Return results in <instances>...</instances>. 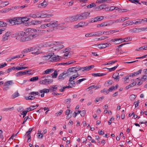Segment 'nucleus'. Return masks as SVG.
Segmentation results:
<instances>
[{
    "mask_svg": "<svg viewBox=\"0 0 147 147\" xmlns=\"http://www.w3.org/2000/svg\"><path fill=\"white\" fill-rule=\"evenodd\" d=\"M144 19H138L136 20V24L138 23H141L143 21H145V20H144Z\"/></svg>",
    "mask_w": 147,
    "mask_h": 147,
    "instance_id": "50",
    "label": "nucleus"
},
{
    "mask_svg": "<svg viewBox=\"0 0 147 147\" xmlns=\"http://www.w3.org/2000/svg\"><path fill=\"white\" fill-rule=\"evenodd\" d=\"M143 28H136L130 29L129 32L132 33H138L141 31H143Z\"/></svg>",
    "mask_w": 147,
    "mask_h": 147,
    "instance_id": "12",
    "label": "nucleus"
},
{
    "mask_svg": "<svg viewBox=\"0 0 147 147\" xmlns=\"http://www.w3.org/2000/svg\"><path fill=\"white\" fill-rule=\"evenodd\" d=\"M141 79L143 81H145L147 80V76L143 75Z\"/></svg>",
    "mask_w": 147,
    "mask_h": 147,
    "instance_id": "61",
    "label": "nucleus"
},
{
    "mask_svg": "<svg viewBox=\"0 0 147 147\" xmlns=\"http://www.w3.org/2000/svg\"><path fill=\"white\" fill-rule=\"evenodd\" d=\"M141 79H140V78H137L136 81H138V82H136V84L137 83L138 85H140L142 84L143 82L142 81H141Z\"/></svg>",
    "mask_w": 147,
    "mask_h": 147,
    "instance_id": "36",
    "label": "nucleus"
},
{
    "mask_svg": "<svg viewBox=\"0 0 147 147\" xmlns=\"http://www.w3.org/2000/svg\"><path fill=\"white\" fill-rule=\"evenodd\" d=\"M85 36L86 37H90L94 36L93 32H92L88 34H85Z\"/></svg>",
    "mask_w": 147,
    "mask_h": 147,
    "instance_id": "54",
    "label": "nucleus"
},
{
    "mask_svg": "<svg viewBox=\"0 0 147 147\" xmlns=\"http://www.w3.org/2000/svg\"><path fill=\"white\" fill-rule=\"evenodd\" d=\"M54 44L53 42H48L46 43L43 45L45 47H50L53 46Z\"/></svg>",
    "mask_w": 147,
    "mask_h": 147,
    "instance_id": "26",
    "label": "nucleus"
},
{
    "mask_svg": "<svg viewBox=\"0 0 147 147\" xmlns=\"http://www.w3.org/2000/svg\"><path fill=\"white\" fill-rule=\"evenodd\" d=\"M25 32H20L18 33L17 38H20V39L23 38L25 36Z\"/></svg>",
    "mask_w": 147,
    "mask_h": 147,
    "instance_id": "21",
    "label": "nucleus"
},
{
    "mask_svg": "<svg viewBox=\"0 0 147 147\" xmlns=\"http://www.w3.org/2000/svg\"><path fill=\"white\" fill-rule=\"evenodd\" d=\"M107 74L101 73H97L93 74H92V76L94 77L97 76H105Z\"/></svg>",
    "mask_w": 147,
    "mask_h": 147,
    "instance_id": "28",
    "label": "nucleus"
},
{
    "mask_svg": "<svg viewBox=\"0 0 147 147\" xmlns=\"http://www.w3.org/2000/svg\"><path fill=\"white\" fill-rule=\"evenodd\" d=\"M28 34L25 35V37L23 38L20 39V42H25L31 40L32 39L34 38L37 36V34L34 33V32H36L37 30L35 29H32L31 28L28 29Z\"/></svg>",
    "mask_w": 147,
    "mask_h": 147,
    "instance_id": "1",
    "label": "nucleus"
},
{
    "mask_svg": "<svg viewBox=\"0 0 147 147\" xmlns=\"http://www.w3.org/2000/svg\"><path fill=\"white\" fill-rule=\"evenodd\" d=\"M111 45V44L109 43H103L98 44L97 45L98 47L100 49L105 48L107 47H109Z\"/></svg>",
    "mask_w": 147,
    "mask_h": 147,
    "instance_id": "13",
    "label": "nucleus"
},
{
    "mask_svg": "<svg viewBox=\"0 0 147 147\" xmlns=\"http://www.w3.org/2000/svg\"><path fill=\"white\" fill-rule=\"evenodd\" d=\"M117 60H112L108 62V65L113 64L117 62Z\"/></svg>",
    "mask_w": 147,
    "mask_h": 147,
    "instance_id": "64",
    "label": "nucleus"
},
{
    "mask_svg": "<svg viewBox=\"0 0 147 147\" xmlns=\"http://www.w3.org/2000/svg\"><path fill=\"white\" fill-rule=\"evenodd\" d=\"M19 94L18 92H16L14 93L12 96V98H14L18 96H19Z\"/></svg>",
    "mask_w": 147,
    "mask_h": 147,
    "instance_id": "48",
    "label": "nucleus"
},
{
    "mask_svg": "<svg viewBox=\"0 0 147 147\" xmlns=\"http://www.w3.org/2000/svg\"><path fill=\"white\" fill-rule=\"evenodd\" d=\"M142 71V70L141 69L138 71L136 72H134V73L130 74V77H134L138 75L139 74H141Z\"/></svg>",
    "mask_w": 147,
    "mask_h": 147,
    "instance_id": "16",
    "label": "nucleus"
},
{
    "mask_svg": "<svg viewBox=\"0 0 147 147\" xmlns=\"http://www.w3.org/2000/svg\"><path fill=\"white\" fill-rule=\"evenodd\" d=\"M94 67V65H92L90 66H87L86 67V69L87 71L93 68Z\"/></svg>",
    "mask_w": 147,
    "mask_h": 147,
    "instance_id": "49",
    "label": "nucleus"
},
{
    "mask_svg": "<svg viewBox=\"0 0 147 147\" xmlns=\"http://www.w3.org/2000/svg\"><path fill=\"white\" fill-rule=\"evenodd\" d=\"M46 78L40 82V84H48L51 83L53 82L52 79H49V78H51L50 76L46 77Z\"/></svg>",
    "mask_w": 147,
    "mask_h": 147,
    "instance_id": "5",
    "label": "nucleus"
},
{
    "mask_svg": "<svg viewBox=\"0 0 147 147\" xmlns=\"http://www.w3.org/2000/svg\"><path fill=\"white\" fill-rule=\"evenodd\" d=\"M106 26L109 25L114 23V21L113 20H111L105 22Z\"/></svg>",
    "mask_w": 147,
    "mask_h": 147,
    "instance_id": "42",
    "label": "nucleus"
},
{
    "mask_svg": "<svg viewBox=\"0 0 147 147\" xmlns=\"http://www.w3.org/2000/svg\"><path fill=\"white\" fill-rule=\"evenodd\" d=\"M79 71L80 70H82V71L83 72L84 71H87L86 68L85 67H80L78 66Z\"/></svg>",
    "mask_w": 147,
    "mask_h": 147,
    "instance_id": "55",
    "label": "nucleus"
},
{
    "mask_svg": "<svg viewBox=\"0 0 147 147\" xmlns=\"http://www.w3.org/2000/svg\"><path fill=\"white\" fill-rule=\"evenodd\" d=\"M35 97L33 96H29L28 97H26L25 98L26 100H34L35 99Z\"/></svg>",
    "mask_w": 147,
    "mask_h": 147,
    "instance_id": "45",
    "label": "nucleus"
},
{
    "mask_svg": "<svg viewBox=\"0 0 147 147\" xmlns=\"http://www.w3.org/2000/svg\"><path fill=\"white\" fill-rule=\"evenodd\" d=\"M109 92H110V91H109V89L108 90H106L105 88H104L103 90H101L100 91V92L102 93V92L105 93L106 94L108 93Z\"/></svg>",
    "mask_w": 147,
    "mask_h": 147,
    "instance_id": "56",
    "label": "nucleus"
},
{
    "mask_svg": "<svg viewBox=\"0 0 147 147\" xmlns=\"http://www.w3.org/2000/svg\"><path fill=\"white\" fill-rule=\"evenodd\" d=\"M14 83L12 80L7 81L4 84L3 90L4 91H6L9 88V86L13 84Z\"/></svg>",
    "mask_w": 147,
    "mask_h": 147,
    "instance_id": "3",
    "label": "nucleus"
},
{
    "mask_svg": "<svg viewBox=\"0 0 147 147\" xmlns=\"http://www.w3.org/2000/svg\"><path fill=\"white\" fill-rule=\"evenodd\" d=\"M38 76H36L35 77H33L30 79V81H36L38 80Z\"/></svg>",
    "mask_w": 147,
    "mask_h": 147,
    "instance_id": "51",
    "label": "nucleus"
},
{
    "mask_svg": "<svg viewBox=\"0 0 147 147\" xmlns=\"http://www.w3.org/2000/svg\"><path fill=\"white\" fill-rule=\"evenodd\" d=\"M70 75V74H68V72H67V71H64L59 75L58 77V80H63Z\"/></svg>",
    "mask_w": 147,
    "mask_h": 147,
    "instance_id": "7",
    "label": "nucleus"
},
{
    "mask_svg": "<svg viewBox=\"0 0 147 147\" xmlns=\"http://www.w3.org/2000/svg\"><path fill=\"white\" fill-rule=\"evenodd\" d=\"M19 19H20L21 22L23 23H24L27 22L30 19L26 17H22L20 18Z\"/></svg>",
    "mask_w": 147,
    "mask_h": 147,
    "instance_id": "25",
    "label": "nucleus"
},
{
    "mask_svg": "<svg viewBox=\"0 0 147 147\" xmlns=\"http://www.w3.org/2000/svg\"><path fill=\"white\" fill-rule=\"evenodd\" d=\"M136 84V82H134L130 84L129 85L127 86L125 88V89L127 90L129 88L131 87H132L134 86H135Z\"/></svg>",
    "mask_w": 147,
    "mask_h": 147,
    "instance_id": "32",
    "label": "nucleus"
},
{
    "mask_svg": "<svg viewBox=\"0 0 147 147\" xmlns=\"http://www.w3.org/2000/svg\"><path fill=\"white\" fill-rule=\"evenodd\" d=\"M106 5H101L95 8V9L96 10H100L102 9H105L106 7Z\"/></svg>",
    "mask_w": 147,
    "mask_h": 147,
    "instance_id": "27",
    "label": "nucleus"
},
{
    "mask_svg": "<svg viewBox=\"0 0 147 147\" xmlns=\"http://www.w3.org/2000/svg\"><path fill=\"white\" fill-rule=\"evenodd\" d=\"M29 94L30 95H33V96H35V95H37L38 96H40V94H39V93L38 92H32Z\"/></svg>",
    "mask_w": 147,
    "mask_h": 147,
    "instance_id": "39",
    "label": "nucleus"
},
{
    "mask_svg": "<svg viewBox=\"0 0 147 147\" xmlns=\"http://www.w3.org/2000/svg\"><path fill=\"white\" fill-rule=\"evenodd\" d=\"M49 89H48L46 88L42 90H40L39 91V92L40 93H48L49 92Z\"/></svg>",
    "mask_w": 147,
    "mask_h": 147,
    "instance_id": "35",
    "label": "nucleus"
},
{
    "mask_svg": "<svg viewBox=\"0 0 147 147\" xmlns=\"http://www.w3.org/2000/svg\"><path fill=\"white\" fill-rule=\"evenodd\" d=\"M24 56V55H22L21 54L20 55H17L15 57H9L7 59L6 61H11L14 59L17 58L23 57Z\"/></svg>",
    "mask_w": 147,
    "mask_h": 147,
    "instance_id": "15",
    "label": "nucleus"
},
{
    "mask_svg": "<svg viewBox=\"0 0 147 147\" xmlns=\"http://www.w3.org/2000/svg\"><path fill=\"white\" fill-rule=\"evenodd\" d=\"M126 22V23L125 24V25L126 26L132 25L131 21H127L126 22Z\"/></svg>",
    "mask_w": 147,
    "mask_h": 147,
    "instance_id": "63",
    "label": "nucleus"
},
{
    "mask_svg": "<svg viewBox=\"0 0 147 147\" xmlns=\"http://www.w3.org/2000/svg\"><path fill=\"white\" fill-rule=\"evenodd\" d=\"M19 20V18H14L8 19V22L11 25H13L18 24V20Z\"/></svg>",
    "mask_w": 147,
    "mask_h": 147,
    "instance_id": "8",
    "label": "nucleus"
},
{
    "mask_svg": "<svg viewBox=\"0 0 147 147\" xmlns=\"http://www.w3.org/2000/svg\"><path fill=\"white\" fill-rule=\"evenodd\" d=\"M46 57L49 58V61L51 62H55L59 61L60 59L57 55H54L53 53L48 54V55Z\"/></svg>",
    "mask_w": 147,
    "mask_h": 147,
    "instance_id": "2",
    "label": "nucleus"
},
{
    "mask_svg": "<svg viewBox=\"0 0 147 147\" xmlns=\"http://www.w3.org/2000/svg\"><path fill=\"white\" fill-rule=\"evenodd\" d=\"M86 80V79L84 78L82 79H80L77 81L76 82V84H78L81 83V82H82L83 81H84Z\"/></svg>",
    "mask_w": 147,
    "mask_h": 147,
    "instance_id": "59",
    "label": "nucleus"
},
{
    "mask_svg": "<svg viewBox=\"0 0 147 147\" xmlns=\"http://www.w3.org/2000/svg\"><path fill=\"white\" fill-rule=\"evenodd\" d=\"M90 13L89 12H85L80 14H78L79 17V20L87 18Z\"/></svg>",
    "mask_w": 147,
    "mask_h": 147,
    "instance_id": "6",
    "label": "nucleus"
},
{
    "mask_svg": "<svg viewBox=\"0 0 147 147\" xmlns=\"http://www.w3.org/2000/svg\"><path fill=\"white\" fill-rule=\"evenodd\" d=\"M104 19L103 16H98L95 17L93 19V22H96L97 21H100Z\"/></svg>",
    "mask_w": 147,
    "mask_h": 147,
    "instance_id": "22",
    "label": "nucleus"
},
{
    "mask_svg": "<svg viewBox=\"0 0 147 147\" xmlns=\"http://www.w3.org/2000/svg\"><path fill=\"white\" fill-rule=\"evenodd\" d=\"M116 8H117V7L114 6H111L110 7H107L105 8L104 11H113Z\"/></svg>",
    "mask_w": 147,
    "mask_h": 147,
    "instance_id": "24",
    "label": "nucleus"
},
{
    "mask_svg": "<svg viewBox=\"0 0 147 147\" xmlns=\"http://www.w3.org/2000/svg\"><path fill=\"white\" fill-rule=\"evenodd\" d=\"M11 35V33L10 32H7L5 34L3 35L1 40L3 41H4L8 40V37Z\"/></svg>",
    "mask_w": 147,
    "mask_h": 147,
    "instance_id": "10",
    "label": "nucleus"
},
{
    "mask_svg": "<svg viewBox=\"0 0 147 147\" xmlns=\"http://www.w3.org/2000/svg\"><path fill=\"white\" fill-rule=\"evenodd\" d=\"M32 24L33 25H36L37 24H40L42 23V21L37 20H33L31 21V22Z\"/></svg>",
    "mask_w": 147,
    "mask_h": 147,
    "instance_id": "31",
    "label": "nucleus"
},
{
    "mask_svg": "<svg viewBox=\"0 0 147 147\" xmlns=\"http://www.w3.org/2000/svg\"><path fill=\"white\" fill-rule=\"evenodd\" d=\"M107 0H97L96 1V3L100 4L107 2Z\"/></svg>",
    "mask_w": 147,
    "mask_h": 147,
    "instance_id": "53",
    "label": "nucleus"
},
{
    "mask_svg": "<svg viewBox=\"0 0 147 147\" xmlns=\"http://www.w3.org/2000/svg\"><path fill=\"white\" fill-rule=\"evenodd\" d=\"M58 86L57 85L51 86L49 88V90L51 92L55 91L57 89Z\"/></svg>",
    "mask_w": 147,
    "mask_h": 147,
    "instance_id": "30",
    "label": "nucleus"
},
{
    "mask_svg": "<svg viewBox=\"0 0 147 147\" xmlns=\"http://www.w3.org/2000/svg\"><path fill=\"white\" fill-rule=\"evenodd\" d=\"M27 109L28 110V111H32L36 109L35 106H30L29 108H27Z\"/></svg>",
    "mask_w": 147,
    "mask_h": 147,
    "instance_id": "52",
    "label": "nucleus"
},
{
    "mask_svg": "<svg viewBox=\"0 0 147 147\" xmlns=\"http://www.w3.org/2000/svg\"><path fill=\"white\" fill-rule=\"evenodd\" d=\"M113 82L111 80H109L105 83L104 85L105 87H108L112 84Z\"/></svg>",
    "mask_w": 147,
    "mask_h": 147,
    "instance_id": "29",
    "label": "nucleus"
},
{
    "mask_svg": "<svg viewBox=\"0 0 147 147\" xmlns=\"http://www.w3.org/2000/svg\"><path fill=\"white\" fill-rule=\"evenodd\" d=\"M70 17L71 19V21L72 22L77 20H79V18L78 14H77L76 16H73Z\"/></svg>",
    "mask_w": 147,
    "mask_h": 147,
    "instance_id": "18",
    "label": "nucleus"
},
{
    "mask_svg": "<svg viewBox=\"0 0 147 147\" xmlns=\"http://www.w3.org/2000/svg\"><path fill=\"white\" fill-rule=\"evenodd\" d=\"M86 113V111L85 110H83L82 111H81V112L80 113V115L82 117H84Z\"/></svg>",
    "mask_w": 147,
    "mask_h": 147,
    "instance_id": "62",
    "label": "nucleus"
},
{
    "mask_svg": "<svg viewBox=\"0 0 147 147\" xmlns=\"http://www.w3.org/2000/svg\"><path fill=\"white\" fill-rule=\"evenodd\" d=\"M65 21L66 22H72L71 21V19L70 17L67 18L65 19Z\"/></svg>",
    "mask_w": 147,
    "mask_h": 147,
    "instance_id": "60",
    "label": "nucleus"
},
{
    "mask_svg": "<svg viewBox=\"0 0 147 147\" xmlns=\"http://www.w3.org/2000/svg\"><path fill=\"white\" fill-rule=\"evenodd\" d=\"M116 40H118L119 41V42L116 43L117 44H119L124 42H127V41L126 40L125 38L122 39L121 38H116L113 39L111 40V41L113 42H115Z\"/></svg>",
    "mask_w": 147,
    "mask_h": 147,
    "instance_id": "11",
    "label": "nucleus"
},
{
    "mask_svg": "<svg viewBox=\"0 0 147 147\" xmlns=\"http://www.w3.org/2000/svg\"><path fill=\"white\" fill-rule=\"evenodd\" d=\"M96 6V5L94 3H92L87 5V7L88 8H90L92 7H95Z\"/></svg>",
    "mask_w": 147,
    "mask_h": 147,
    "instance_id": "46",
    "label": "nucleus"
},
{
    "mask_svg": "<svg viewBox=\"0 0 147 147\" xmlns=\"http://www.w3.org/2000/svg\"><path fill=\"white\" fill-rule=\"evenodd\" d=\"M68 85H70V86H72V88L74 87L75 86L76 82L75 81L70 82L68 83Z\"/></svg>",
    "mask_w": 147,
    "mask_h": 147,
    "instance_id": "40",
    "label": "nucleus"
},
{
    "mask_svg": "<svg viewBox=\"0 0 147 147\" xmlns=\"http://www.w3.org/2000/svg\"><path fill=\"white\" fill-rule=\"evenodd\" d=\"M78 69V66L73 67L68 69V70L67 71V72H68V74H70V75L71 73H76L78 71H79Z\"/></svg>",
    "mask_w": 147,
    "mask_h": 147,
    "instance_id": "9",
    "label": "nucleus"
},
{
    "mask_svg": "<svg viewBox=\"0 0 147 147\" xmlns=\"http://www.w3.org/2000/svg\"><path fill=\"white\" fill-rule=\"evenodd\" d=\"M104 98V97L103 96L101 97L100 98H96V99L94 100V102H97L99 101H101Z\"/></svg>",
    "mask_w": 147,
    "mask_h": 147,
    "instance_id": "47",
    "label": "nucleus"
},
{
    "mask_svg": "<svg viewBox=\"0 0 147 147\" xmlns=\"http://www.w3.org/2000/svg\"><path fill=\"white\" fill-rule=\"evenodd\" d=\"M86 23L85 22H80L77 25H75L74 27L76 28H78L80 27H81L85 26Z\"/></svg>",
    "mask_w": 147,
    "mask_h": 147,
    "instance_id": "19",
    "label": "nucleus"
},
{
    "mask_svg": "<svg viewBox=\"0 0 147 147\" xmlns=\"http://www.w3.org/2000/svg\"><path fill=\"white\" fill-rule=\"evenodd\" d=\"M7 25V23L2 21H0V27H5Z\"/></svg>",
    "mask_w": 147,
    "mask_h": 147,
    "instance_id": "44",
    "label": "nucleus"
},
{
    "mask_svg": "<svg viewBox=\"0 0 147 147\" xmlns=\"http://www.w3.org/2000/svg\"><path fill=\"white\" fill-rule=\"evenodd\" d=\"M29 48V50L30 51H34L35 50H37V51L36 52H32V54H34L35 55H38L40 53V52L39 51L37 47H30Z\"/></svg>",
    "mask_w": 147,
    "mask_h": 147,
    "instance_id": "14",
    "label": "nucleus"
},
{
    "mask_svg": "<svg viewBox=\"0 0 147 147\" xmlns=\"http://www.w3.org/2000/svg\"><path fill=\"white\" fill-rule=\"evenodd\" d=\"M119 65L117 64L116 66H114L113 67L111 68H105L107 69H109V72H111L112 71H114L119 66Z\"/></svg>",
    "mask_w": 147,
    "mask_h": 147,
    "instance_id": "34",
    "label": "nucleus"
},
{
    "mask_svg": "<svg viewBox=\"0 0 147 147\" xmlns=\"http://www.w3.org/2000/svg\"><path fill=\"white\" fill-rule=\"evenodd\" d=\"M40 14H31L30 15V16L33 18H39Z\"/></svg>",
    "mask_w": 147,
    "mask_h": 147,
    "instance_id": "33",
    "label": "nucleus"
},
{
    "mask_svg": "<svg viewBox=\"0 0 147 147\" xmlns=\"http://www.w3.org/2000/svg\"><path fill=\"white\" fill-rule=\"evenodd\" d=\"M58 22L57 21H51L50 23L51 24V28L54 27L58 25L57 23Z\"/></svg>",
    "mask_w": 147,
    "mask_h": 147,
    "instance_id": "23",
    "label": "nucleus"
},
{
    "mask_svg": "<svg viewBox=\"0 0 147 147\" xmlns=\"http://www.w3.org/2000/svg\"><path fill=\"white\" fill-rule=\"evenodd\" d=\"M58 75L57 71L55 70L54 72L51 74L52 77L53 78H56L57 77Z\"/></svg>",
    "mask_w": 147,
    "mask_h": 147,
    "instance_id": "38",
    "label": "nucleus"
},
{
    "mask_svg": "<svg viewBox=\"0 0 147 147\" xmlns=\"http://www.w3.org/2000/svg\"><path fill=\"white\" fill-rule=\"evenodd\" d=\"M31 71L30 70L25 71H20L18 73H17L16 74V77H20L22 76L25 75L26 74H28L29 75L32 74L31 73L29 72Z\"/></svg>",
    "mask_w": 147,
    "mask_h": 147,
    "instance_id": "4",
    "label": "nucleus"
},
{
    "mask_svg": "<svg viewBox=\"0 0 147 147\" xmlns=\"http://www.w3.org/2000/svg\"><path fill=\"white\" fill-rule=\"evenodd\" d=\"M28 68V67H21L19 66L17 67L18 70L25 69Z\"/></svg>",
    "mask_w": 147,
    "mask_h": 147,
    "instance_id": "58",
    "label": "nucleus"
},
{
    "mask_svg": "<svg viewBox=\"0 0 147 147\" xmlns=\"http://www.w3.org/2000/svg\"><path fill=\"white\" fill-rule=\"evenodd\" d=\"M109 38V37L108 36H102L100 38H98V40H103L107 38Z\"/></svg>",
    "mask_w": 147,
    "mask_h": 147,
    "instance_id": "57",
    "label": "nucleus"
},
{
    "mask_svg": "<svg viewBox=\"0 0 147 147\" xmlns=\"http://www.w3.org/2000/svg\"><path fill=\"white\" fill-rule=\"evenodd\" d=\"M113 78L116 80V81H119V73H117L115 74H114L113 75Z\"/></svg>",
    "mask_w": 147,
    "mask_h": 147,
    "instance_id": "20",
    "label": "nucleus"
},
{
    "mask_svg": "<svg viewBox=\"0 0 147 147\" xmlns=\"http://www.w3.org/2000/svg\"><path fill=\"white\" fill-rule=\"evenodd\" d=\"M52 49V50H51V51H53V52L55 51H56L57 50H59L58 45L57 46H54L52 47L50 49Z\"/></svg>",
    "mask_w": 147,
    "mask_h": 147,
    "instance_id": "41",
    "label": "nucleus"
},
{
    "mask_svg": "<svg viewBox=\"0 0 147 147\" xmlns=\"http://www.w3.org/2000/svg\"><path fill=\"white\" fill-rule=\"evenodd\" d=\"M118 30H112L108 31H104L103 34H105L106 35H109L110 34H113L115 32H118Z\"/></svg>",
    "mask_w": 147,
    "mask_h": 147,
    "instance_id": "17",
    "label": "nucleus"
},
{
    "mask_svg": "<svg viewBox=\"0 0 147 147\" xmlns=\"http://www.w3.org/2000/svg\"><path fill=\"white\" fill-rule=\"evenodd\" d=\"M107 26L106 24V22H103L100 24H98L97 25V27H103L104 26Z\"/></svg>",
    "mask_w": 147,
    "mask_h": 147,
    "instance_id": "43",
    "label": "nucleus"
},
{
    "mask_svg": "<svg viewBox=\"0 0 147 147\" xmlns=\"http://www.w3.org/2000/svg\"><path fill=\"white\" fill-rule=\"evenodd\" d=\"M53 71V70L52 69H47L44 71L42 74H48L49 73H51L52 71Z\"/></svg>",
    "mask_w": 147,
    "mask_h": 147,
    "instance_id": "37",
    "label": "nucleus"
}]
</instances>
